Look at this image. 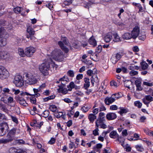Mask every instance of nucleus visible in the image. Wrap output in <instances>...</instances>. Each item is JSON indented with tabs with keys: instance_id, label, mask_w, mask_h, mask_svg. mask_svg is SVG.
I'll list each match as a JSON object with an SVG mask.
<instances>
[{
	"instance_id": "27",
	"label": "nucleus",
	"mask_w": 153,
	"mask_h": 153,
	"mask_svg": "<svg viewBox=\"0 0 153 153\" xmlns=\"http://www.w3.org/2000/svg\"><path fill=\"white\" fill-rule=\"evenodd\" d=\"M6 39L0 37V47L4 46L6 45Z\"/></svg>"
},
{
	"instance_id": "32",
	"label": "nucleus",
	"mask_w": 153,
	"mask_h": 153,
	"mask_svg": "<svg viewBox=\"0 0 153 153\" xmlns=\"http://www.w3.org/2000/svg\"><path fill=\"white\" fill-rule=\"evenodd\" d=\"M99 109V111H105L106 110L105 107L104 106V105L102 103H100L97 106Z\"/></svg>"
},
{
	"instance_id": "64",
	"label": "nucleus",
	"mask_w": 153,
	"mask_h": 153,
	"mask_svg": "<svg viewBox=\"0 0 153 153\" xmlns=\"http://www.w3.org/2000/svg\"><path fill=\"white\" fill-rule=\"evenodd\" d=\"M11 118L12 119V120L15 122L16 123H18V121L17 119L14 116H11Z\"/></svg>"
},
{
	"instance_id": "46",
	"label": "nucleus",
	"mask_w": 153,
	"mask_h": 153,
	"mask_svg": "<svg viewBox=\"0 0 153 153\" xmlns=\"http://www.w3.org/2000/svg\"><path fill=\"white\" fill-rule=\"evenodd\" d=\"M128 69L131 70H134V69L138 70L139 69V67L137 66H129Z\"/></svg>"
},
{
	"instance_id": "41",
	"label": "nucleus",
	"mask_w": 153,
	"mask_h": 153,
	"mask_svg": "<svg viewBox=\"0 0 153 153\" xmlns=\"http://www.w3.org/2000/svg\"><path fill=\"white\" fill-rule=\"evenodd\" d=\"M94 4V3L93 2L89 1L88 2L85 3V5L84 6V7L85 8H87L89 9V7Z\"/></svg>"
},
{
	"instance_id": "49",
	"label": "nucleus",
	"mask_w": 153,
	"mask_h": 153,
	"mask_svg": "<svg viewBox=\"0 0 153 153\" xmlns=\"http://www.w3.org/2000/svg\"><path fill=\"white\" fill-rule=\"evenodd\" d=\"M129 74L131 76H135L138 74V72L134 70H131V71L130 72Z\"/></svg>"
},
{
	"instance_id": "19",
	"label": "nucleus",
	"mask_w": 153,
	"mask_h": 153,
	"mask_svg": "<svg viewBox=\"0 0 153 153\" xmlns=\"http://www.w3.org/2000/svg\"><path fill=\"white\" fill-rule=\"evenodd\" d=\"M141 84V82L139 80H136L135 81V84L136 85L137 90L141 91L142 90Z\"/></svg>"
},
{
	"instance_id": "6",
	"label": "nucleus",
	"mask_w": 153,
	"mask_h": 153,
	"mask_svg": "<svg viewBox=\"0 0 153 153\" xmlns=\"http://www.w3.org/2000/svg\"><path fill=\"white\" fill-rule=\"evenodd\" d=\"M13 82L17 87H22L24 85V82L22 76L19 75H16L14 76Z\"/></svg>"
},
{
	"instance_id": "26",
	"label": "nucleus",
	"mask_w": 153,
	"mask_h": 153,
	"mask_svg": "<svg viewBox=\"0 0 153 153\" xmlns=\"http://www.w3.org/2000/svg\"><path fill=\"white\" fill-rule=\"evenodd\" d=\"M104 121H102L100 122H95V124H97L98 126H100V127L103 128H105L107 127L106 125L104 123Z\"/></svg>"
},
{
	"instance_id": "11",
	"label": "nucleus",
	"mask_w": 153,
	"mask_h": 153,
	"mask_svg": "<svg viewBox=\"0 0 153 153\" xmlns=\"http://www.w3.org/2000/svg\"><path fill=\"white\" fill-rule=\"evenodd\" d=\"M27 31L28 35H27V37L28 38H30L31 39H32L33 37V35L35 33V31L30 26H29L27 29Z\"/></svg>"
},
{
	"instance_id": "40",
	"label": "nucleus",
	"mask_w": 153,
	"mask_h": 153,
	"mask_svg": "<svg viewBox=\"0 0 153 153\" xmlns=\"http://www.w3.org/2000/svg\"><path fill=\"white\" fill-rule=\"evenodd\" d=\"M134 105L138 108H140L142 106V103L140 101H137L134 102Z\"/></svg>"
},
{
	"instance_id": "12",
	"label": "nucleus",
	"mask_w": 153,
	"mask_h": 153,
	"mask_svg": "<svg viewBox=\"0 0 153 153\" xmlns=\"http://www.w3.org/2000/svg\"><path fill=\"white\" fill-rule=\"evenodd\" d=\"M114 95H115V94L110 97H107L105 99L104 102L106 105H109L114 101L115 98L113 97Z\"/></svg>"
},
{
	"instance_id": "25",
	"label": "nucleus",
	"mask_w": 153,
	"mask_h": 153,
	"mask_svg": "<svg viewBox=\"0 0 153 153\" xmlns=\"http://www.w3.org/2000/svg\"><path fill=\"white\" fill-rule=\"evenodd\" d=\"M102 147V144L100 143L97 144L96 146L94 147V151H96V152L97 153V152H99L100 153V149Z\"/></svg>"
},
{
	"instance_id": "58",
	"label": "nucleus",
	"mask_w": 153,
	"mask_h": 153,
	"mask_svg": "<svg viewBox=\"0 0 153 153\" xmlns=\"http://www.w3.org/2000/svg\"><path fill=\"white\" fill-rule=\"evenodd\" d=\"M102 49V46L101 45H99L97 47L96 52H97L98 53H100Z\"/></svg>"
},
{
	"instance_id": "4",
	"label": "nucleus",
	"mask_w": 153,
	"mask_h": 153,
	"mask_svg": "<svg viewBox=\"0 0 153 153\" xmlns=\"http://www.w3.org/2000/svg\"><path fill=\"white\" fill-rule=\"evenodd\" d=\"M63 53L60 49H55L52 51L51 57L56 60L62 61L64 59Z\"/></svg>"
},
{
	"instance_id": "34",
	"label": "nucleus",
	"mask_w": 153,
	"mask_h": 153,
	"mask_svg": "<svg viewBox=\"0 0 153 153\" xmlns=\"http://www.w3.org/2000/svg\"><path fill=\"white\" fill-rule=\"evenodd\" d=\"M95 127V129L93 130V134L94 136H97L99 135V134L98 132V131L99 130L98 129V126L97 124H96Z\"/></svg>"
},
{
	"instance_id": "51",
	"label": "nucleus",
	"mask_w": 153,
	"mask_h": 153,
	"mask_svg": "<svg viewBox=\"0 0 153 153\" xmlns=\"http://www.w3.org/2000/svg\"><path fill=\"white\" fill-rule=\"evenodd\" d=\"M142 101L146 105L147 107H149V101H148L145 97L142 99Z\"/></svg>"
},
{
	"instance_id": "52",
	"label": "nucleus",
	"mask_w": 153,
	"mask_h": 153,
	"mask_svg": "<svg viewBox=\"0 0 153 153\" xmlns=\"http://www.w3.org/2000/svg\"><path fill=\"white\" fill-rule=\"evenodd\" d=\"M73 0H70L69 1H64V4L68 6L72 4Z\"/></svg>"
},
{
	"instance_id": "3",
	"label": "nucleus",
	"mask_w": 153,
	"mask_h": 153,
	"mask_svg": "<svg viewBox=\"0 0 153 153\" xmlns=\"http://www.w3.org/2000/svg\"><path fill=\"white\" fill-rule=\"evenodd\" d=\"M51 62H52L51 59L47 60L39 66L40 71L45 76L47 75L48 74V71L50 67V63H51Z\"/></svg>"
},
{
	"instance_id": "42",
	"label": "nucleus",
	"mask_w": 153,
	"mask_h": 153,
	"mask_svg": "<svg viewBox=\"0 0 153 153\" xmlns=\"http://www.w3.org/2000/svg\"><path fill=\"white\" fill-rule=\"evenodd\" d=\"M145 98L149 102V103L153 101V97L150 95H146Z\"/></svg>"
},
{
	"instance_id": "23",
	"label": "nucleus",
	"mask_w": 153,
	"mask_h": 153,
	"mask_svg": "<svg viewBox=\"0 0 153 153\" xmlns=\"http://www.w3.org/2000/svg\"><path fill=\"white\" fill-rule=\"evenodd\" d=\"M123 38L124 39L128 40L132 38V36L131 33H126L124 34L123 35Z\"/></svg>"
},
{
	"instance_id": "38",
	"label": "nucleus",
	"mask_w": 153,
	"mask_h": 153,
	"mask_svg": "<svg viewBox=\"0 0 153 153\" xmlns=\"http://www.w3.org/2000/svg\"><path fill=\"white\" fill-rule=\"evenodd\" d=\"M18 53L19 55L22 57H24L25 56V53H24V50L21 48H19L18 49Z\"/></svg>"
},
{
	"instance_id": "5",
	"label": "nucleus",
	"mask_w": 153,
	"mask_h": 153,
	"mask_svg": "<svg viewBox=\"0 0 153 153\" xmlns=\"http://www.w3.org/2000/svg\"><path fill=\"white\" fill-rule=\"evenodd\" d=\"M68 43L67 38L66 37H62L61 38V41L58 42V44L61 48L65 53H67L69 51L68 49L65 46V45H67Z\"/></svg>"
},
{
	"instance_id": "61",
	"label": "nucleus",
	"mask_w": 153,
	"mask_h": 153,
	"mask_svg": "<svg viewBox=\"0 0 153 153\" xmlns=\"http://www.w3.org/2000/svg\"><path fill=\"white\" fill-rule=\"evenodd\" d=\"M110 137L112 138H114L115 137V131L111 132L109 134Z\"/></svg>"
},
{
	"instance_id": "2",
	"label": "nucleus",
	"mask_w": 153,
	"mask_h": 153,
	"mask_svg": "<svg viewBox=\"0 0 153 153\" xmlns=\"http://www.w3.org/2000/svg\"><path fill=\"white\" fill-rule=\"evenodd\" d=\"M26 82L29 85H33L36 84L38 80L37 76L35 74L30 72L26 73L24 74Z\"/></svg>"
},
{
	"instance_id": "43",
	"label": "nucleus",
	"mask_w": 153,
	"mask_h": 153,
	"mask_svg": "<svg viewBox=\"0 0 153 153\" xmlns=\"http://www.w3.org/2000/svg\"><path fill=\"white\" fill-rule=\"evenodd\" d=\"M23 9L22 8L19 7H17L14 9V11L15 13H20V12Z\"/></svg>"
},
{
	"instance_id": "13",
	"label": "nucleus",
	"mask_w": 153,
	"mask_h": 153,
	"mask_svg": "<svg viewBox=\"0 0 153 153\" xmlns=\"http://www.w3.org/2000/svg\"><path fill=\"white\" fill-rule=\"evenodd\" d=\"M112 39V34L111 33H108L106 34L104 37V40L106 42H109Z\"/></svg>"
},
{
	"instance_id": "62",
	"label": "nucleus",
	"mask_w": 153,
	"mask_h": 153,
	"mask_svg": "<svg viewBox=\"0 0 153 153\" xmlns=\"http://www.w3.org/2000/svg\"><path fill=\"white\" fill-rule=\"evenodd\" d=\"M83 77V76L82 74H79L77 75L76 79L77 80H79L81 79Z\"/></svg>"
},
{
	"instance_id": "59",
	"label": "nucleus",
	"mask_w": 153,
	"mask_h": 153,
	"mask_svg": "<svg viewBox=\"0 0 153 153\" xmlns=\"http://www.w3.org/2000/svg\"><path fill=\"white\" fill-rule=\"evenodd\" d=\"M143 84L144 85L150 87L152 86L153 85L152 83H149L146 82H143Z\"/></svg>"
},
{
	"instance_id": "1",
	"label": "nucleus",
	"mask_w": 153,
	"mask_h": 153,
	"mask_svg": "<svg viewBox=\"0 0 153 153\" xmlns=\"http://www.w3.org/2000/svg\"><path fill=\"white\" fill-rule=\"evenodd\" d=\"M20 130L19 129L13 128L11 129L7 133L6 136V138H2L0 139V144H6L10 142L13 140V144L16 145L17 144H23L25 141L22 140H15L14 137L16 134L19 133Z\"/></svg>"
},
{
	"instance_id": "36",
	"label": "nucleus",
	"mask_w": 153,
	"mask_h": 153,
	"mask_svg": "<svg viewBox=\"0 0 153 153\" xmlns=\"http://www.w3.org/2000/svg\"><path fill=\"white\" fill-rule=\"evenodd\" d=\"M49 109L50 110L53 112H57V107L54 105H50L49 107Z\"/></svg>"
},
{
	"instance_id": "54",
	"label": "nucleus",
	"mask_w": 153,
	"mask_h": 153,
	"mask_svg": "<svg viewBox=\"0 0 153 153\" xmlns=\"http://www.w3.org/2000/svg\"><path fill=\"white\" fill-rule=\"evenodd\" d=\"M63 115V113L62 112H57L55 114V116L57 118H59Z\"/></svg>"
},
{
	"instance_id": "53",
	"label": "nucleus",
	"mask_w": 153,
	"mask_h": 153,
	"mask_svg": "<svg viewBox=\"0 0 153 153\" xmlns=\"http://www.w3.org/2000/svg\"><path fill=\"white\" fill-rule=\"evenodd\" d=\"M121 39L120 37L117 33L115 34V42H120Z\"/></svg>"
},
{
	"instance_id": "55",
	"label": "nucleus",
	"mask_w": 153,
	"mask_h": 153,
	"mask_svg": "<svg viewBox=\"0 0 153 153\" xmlns=\"http://www.w3.org/2000/svg\"><path fill=\"white\" fill-rule=\"evenodd\" d=\"M137 7L139 9L138 11L139 13L142 12L144 10L143 9V7H142L141 5L139 3V4H137Z\"/></svg>"
},
{
	"instance_id": "20",
	"label": "nucleus",
	"mask_w": 153,
	"mask_h": 153,
	"mask_svg": "<svg viewBox=\"0 0 153 153\" xmlns=\"http://www.w3.org/2000/svg\"><path fill=\"white\" fill-rule=\"evenodd\" d=\"M89 79L88 78H84L85 84L84 87L85 89H87V88L90 86V82Z\"/></svg>"
},
{
	"instance_id": "33",
	"label": "nucleus",
	"mask_w": 153,
	"mask_h": 153,
	"mask_svg": "<svg viewBox=\"0 0 153 153\" xmlns=\"http://www.w3.org/2000/svg\"><path fill=\"white\" fill-rule=\"evenodd\" d=\"M120 110L118 113L121 115H122L123 114L126 113L128 112V110L124 108H120Z\"/></svg>"
},
{
	"instance_id": "57",
	"label": "nucleus",
	"mask_w": 153,
	"mask_h": 153,
	"mask_svg": "<svg viewBox=\"0 0 153 153\" xmlns=\"http://www.w3.org/2000/svg\"><path fill=\"white\" fill-rule=\"evenodd\" d=\"M122 96V94L121 93H115V98L117 99L120 98Z\"/></svg>"
},
{
	"instance_id": "18",
	"label": "nucleus",
	"mask_w": 153,
	"mask_h": 153,
	"mask_svg": "<svg viewBox=\"0 0 153 153\" xmlns=\"http://www.w3.org/2000/svg\"><path fill=\"white\" fill-rule=\"evenodd\" d=\"M33 91L34 92V94H32V96L35 97H36L40 96V94L39 92L40 91V89L33 88Z\"/></svg>"
},
{
	"instance_id": "24",
	"label": "nucleus",
	"mask_w": 153,
	"mask_h": 153,
	"mask_svg": "<svg viewBox=\"0 0 153 153\" xmlns=\"http://www.w3.org/2000/svg\"><path fill=\"white\" fill-rule=\"evenodd\" d=\"M89 43L93 47H95L97 45V42L96 40L92 36L89 39Z\"/></svg>"
},
{
	"instance_id": "22",
	"label": "nucleus",
	"mask_w": 153,
	"mask_h": 153,
	"mask_svg": "<svg viewBox=\"0 0 153 153\" xmlns=\"http://www.w3.org/2000/svg\"><path fill=\"white\" fill-rule=\"evenodd\" d=\"M91 83L93 86L94 85V82H95L96 83H97L99 82L98 77L96 75H95L94 76H92L91 77Z\"/></svg>"
},
{
	"instance_id": "63",
	"label": "nucleus",
	"mask_w": 153,
	"mask_h": 153,
	"mask_svg": "<svg viewBox=\"0 0 153 153\" xmlns=\"http://www.w3.org/2000/svg\"><path fill=\"white\" fill-rule=\"evenodd\" d=\"M93 71L89 70L87 71V74L89 76H91L93 74Z\"/></svg>"
},
{
	"instance_id": "8",
	"label": "nucleus",
	"mask_w": 153,
	"mask_h": 153,
	"mask_svg": "<svg viewBox=\"0 0 153 153\" xmlns=\"http://www.w3.org/2000/svg\"><path fill=\"white\" fill-rule=\"evenodd\" d=\"M8 126L6 123H4L0 124V136L4 135L7 131Z\"/></svg>"
},
{
	"instance_id": "7",
	"label": "nucleus",
	"mask_w": 153,
	"mask_h": 153,
	"mask_svg": "<svg viewBox=\"0 0 153 153\" xmlns=\"http://www.w3.org/2000/svg\"><path fill=\"white\" fill-rule=\"evenodd\" d=\"M9 76L8 71L3 67L0 66V78L2 79L7 78Z\"/></svg>"
},
{
	"instance_id": "37",
	"label": "nucleus",
	"mask_w": 153,
	"mask_h": 153,
	"mask_svg": "<svg viewBox=\"0 0 153 153\" xmlns=\"http://www.w3.org/2000/svg\"><path fill=\"white\" fill-rule=\"evenodd\" d=\"M19 150L15 148L11 147L9 149V153H17Z\"/></svg>"
},
{
	"instance_id": "10",
	"label": "nucleus",
	"mask_w": 153,
	"mask_h": 153,
	"mask_svg": "<svg viewBox=\"0 0 153 153\" xmlns=\"http://www.w3.org/2000/svg\"><path fill=\"white\" fill-rule=\"evenodd\" d=\"M35 49L33 47L27 48L25 49V53L27 56L30 57L35 51Z\"/></svg>"
},
{
	"instance_id": "9",
	"label": "nucleus",
	"mask_w": 153,
	"mask_h": 153,
	"mask_svg": "<svg viewBox=\"0 0 153 153\" xmlns=\"http://www.w3.org/2000/svg\"><path fill=\"white\" fill-rule=\"evenodd\" d=\"M140 32V27L138 26H136L133 29L131 33L134 39H136L138 36Z\"/></svg>"
},
{
	"instance_id": "56",
	"label": "nucleus",
	"mask_w": 153,
	"mask_h": 153,
	"mask_svg": "<svg viewBox=\"0 0 153 153\" xmlns=\"http://www.w3.org/2000/svg\"><path fill=\"white\" fill-rule=\"evenodd\" d=\"M139 137V136L138 134L135 133L134 134V137L132 138V140H137L138 139Z\"/></svg>"
},
{
	"instance_id": "30",
	"label": "nucleus",
	"mask_w": 153,
	"mask_h": 153,
	"mask_svg": "<svg viewBox=\"0 0 153 153\" xmlns=\"http://www.w3.org/2000/svg\"><path fill=\"white\" fill-rule=\"evenodd\" d=\"M59 92L63 94H67L68 92V89L67 90L66 88H59Z\"/></svg>"
},
{
	"instance_id": "29",
	"label": "nucleus",
	"mask_w": 153,
	"mask_h": 153,
	"mask_svg": "<svg viewBox=\"0 0 153 153\" xmlns=\"http://www.w3.org/2000/svg\"><path fill=\"white\" fill-rule=\"evenodd\" d=\"M140 65L141 66L142 69L143 70L146 69L148 67V65L145 62H142L140 63Z\"/></svg>"
},
{
	"instance_id": "44",
	"label": "nucleus",
	"mask_w": 153,
	"mask_h": 153,
	"mask_svg": "<svg viewBox=\"0 0 153 153\" xmlns=\"http://www.w3.org/2000/svg\"><path fill=\"white\" fill-rule=\"evenodd\" d=\"M90 108L88 106H85L82 107L81 108V110L84 112H86Z\"/></svg>"
},
{
	"instance_id": "48",
	"label": "nucleus",
	"mask_w": 153,
	"mask_h": 153,
	"mask_svg": "<svg viewBox=\"0 0 153 153\" xmlns=\"http://www.w3.org/2000/svg\"><path fill=\"white\" fill-rule=\"evenodd\" d=\"M30 102L34 104H35L36 102V99L35 97L33 96L30 98Z\"/></svg>"
},
{
	"instance_id": "14",
	"label": "nucleus",
	"mask_w": 153,
	"mask_h": 153,
	"mask_svg": "<svg viewBox=\"0 0 153 153\" xmlns=\"http://www.w3.org/2000/svg\"><path fill=\"white\" fill-rule=\"evenodd\" d=\"M105 114L103 112H100L99 113V117L96 122H100L102 121H105Z\"/></svg>"
},
{
	"instance_id": "15",
	"label": "nucleus",
	"mask_w": 153,
	"mask_h": 153,
	"mask_svg": "<svg viewBox=\"0 0 153 153\" xmlns=\"http://www.w3.org/2000/svg\"><path fill=\"white\" fill-rule=\"evenodd\" d=\"M123 54V53L122 51H120L116 53L115 54V63L120 59Z\"/></svg>"
},
{
	"instance_id": "17",
	"label": "nucleus",
	"mask_w": 153,
	"mask_h": 153,
	"mask_svg": "<svg viewBox=\"0 0 153 153\" xmlns=\"http://www.w3.org/2000/svg\"><path fill=\"white\" fill-rule=\"evenodd\" d=\"M1 97V100L3 101L4 103H6L7 101L8 96L5 93H2L0 95Z\"/></svg>"
},
{
	"instance_id": "39",
	"label": "nucleus",
	"mask_w": 153,
	"mask_h": 153,
	"mask_svg": "<svg viewBox=\"0 0 153 153\" xmlns=\"http://www.w3.org/2000/svg\"><path fill=\"white\" fill-rule=\"evenodd\" d=\"M0 109L4 112H8V110L7 109L5 105L1 103H0Z\"/></svg>"
},
{
	"instance_id": "60",
	"label": "nucleus",
	"mask_w": 153,
	"mask_h": 153,
	"mask_svg": "<svg viewBox=\"0 0 153 153\" xmlns=\"http://www.w3.org/2000/svg\"><path fill=\"white\" fill-rule=\"evenodd\" d=\"M55 139L53 137L51 138L50 140L48 142V143L51 144H52L55 143Z\"/></svg>"
},
{
	"instance_id": "16",
	"label": "nucleus",
	"mask_w": 153,
	"mask_h": 153,
	"mask_svg": "<svg viewBox=\"0 0 153 153\" xmlns=\"http://www.w3.org/2000/svg\"><path fill=\"white\" fill-rule=\"evenodd\" d=\"M106 118L108 120H112L115 119V113H108L106 116Z\"/></svg>"
},
{
	"instance_id": "47",
	"label": "nucleus",
	"mask_w": 153,
	"mask_h": 153,
	"mask_svg": "<svg viewBox=\"0 0 153 153\" xmlns=\"http://www.w3.org/2000/svg\"><path fill=\"white\" fill-rule=\"evenodd\" d=\"M68 75L71 77H72L74 76V71L71 70H69L67 72Z\"/></svg>"
},
{
	"instance_id": "50",
	"label": "nucleus",
	"mask_w": 153,
	"mask_h": 153,
	"mask_svg": "<svg viewBox=\"0 0 153 153\" xmlns=\"http://www.w3.org/2000/svg\"><path fill=\"white\" fill-rule=\"evenodd\" d=\"M49 111L48 110H45L43 113V117H47L49 115Z\"/></svg>"
},
{
	"instance_id": "45",
	"label": "nucleus",
	"mask_w": 153,
	"mask_h": 153,
	"mask_svg": "<svg viewBox=\"0 0 153 153\" xmlns=\"http://www.w3.org/2000/svg\"><path fill=\"white\" fill-rule=\"evenodd\" d=\"M135 148L139 151L142 152L144 149L143 146L141 145H136Z\"/></svg>"
},
{
	"instance_id": "28",
	"label": "nucleus",
	"mask_w": 153,
	"mask_h": 153,
	"mask_svg": "<svg viewBox=\"0 0 153 153\" xmlns=\"http://www.w3.org/2000/svg\"><path fill=\"white\" fill-rule=\"evenodd\" d=\"M19 102L21 105L26 106L27 104L25 100L23 98H20L18 99Z\"/></svg>"
},
{
	"instance_id": "21",
	"label": "nucleus",
	"mask_w": 153,
	"mask_h": 153,
	"mask_svg": "<svg viewBox=\"0 0 153 153\" xmlns=\"http://www.w3.org/2000/svg\"><path fill=\"white\" fill-rule=\"evenodd\" d=\"M97 117L95 115L93 114H89L88 116V119L90 122L93 123L94 120L96 119Z\"/></svg>"
},
{
	"instance_id": "31",
	"label": "nucleus",
	"mask_w": 153,
	"mask_h": 153,
	"mask_svg": "<svg viewBox=\"0 0 153 153\" xmlns=\"http://www.w3.org/2000/svg\"><path fill=\"white\" fill-rule=\"evenodd\" d=\"M75 85L73 82H70V84L67 86V88H68L69 91H71L72 89L75 88Z\"/></svg>"
},
{
	"instance_id": "35",
	"label": "nucleus",
	"mask_w": 153,
	"mask_h": 153,
	"mask_svg": "<svg viewBox=\"0 0 153 153\" xmlns=\"http://www.w3.org/2000/svg\"><path fill=\"white\" fill-rule=\"evenodd\" d=\"M55 96L54 95H53L50 96H48V97L45 98H43V99L44 102H47L49 100L54 99L55 98Z\"/></svg>"
}]
</instances>
